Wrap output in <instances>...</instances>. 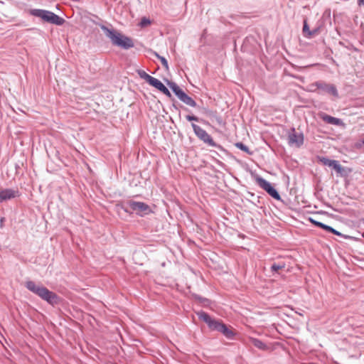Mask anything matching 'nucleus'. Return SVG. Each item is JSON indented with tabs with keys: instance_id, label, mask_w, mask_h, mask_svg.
<instances>
[{
	"instance_id": "1",
	"label": "nucleus",
	"mask_w": 364,
	"mask_h": 364,
	"mask_svg": "<svg viewBox=\"0 0 364 364\" xmlns=\"http://www.w3.org/2000/svg\"><path fill=\"white\" fill-rule=\"evenodd\" d=\"M91 21L100 27L105 35L111 41L112 45L124 50H128L134 46L133 40L130 37L124 36L113 28H109L106 26L96 22V20H91Z\"/></svg>"
},
{
	"instance_id": "2",
	"label": "nucleus",
	"mask_w": 364,
	"mask_h": 364,
	"mask_svg": "<svg viewBox=\"0 0 364 364\" xmlns=\"http://www.w3.org/2000/svg\"><path fill=\"white\" fill-rule=\"evenodd\" d=\"M25 287L29 291L53 306L58 304L60 301V299L55 293L42 285L36 284L33 281L26 282Z\"/></svg>"
},
{
	"instance_id": "3",
	"label": "nucleus",
	"mask_w": 364,
	"mask_h": 364,
	"mask_svg": "<svg viewBox=\"0 0 364 364\" xmlns=\"http://www.w3.org/2000/svg\"><path fill=\"white\" fill-rule=\"evenodd\" d=\"M197 315L200 320L207 323L210 330L220 332L227 338H232L233 337L234 333L232 330L220 321L212 318L207 313L203 311L197 312Z\"/></svg>"
},
{
	"instance_id": "4",
	"label": "nucleus",
	"mask_w": 364,
	"mask_h": 364,
	"mask_svg": "<svg viewBox=\"0 0 364 364\" xmlns=\"http://www.w3.org/2000/svg\"><path fill=\"white\" fill-rule=\"evenodd\" d=\"M28 13L33 16L41 18L43 22L52 23L56 26H62L65 22V19L55 13L40 9H31Z\"/></svg>"
},
{
	"instance_id": "5",
	"label": "nucleus",
	"mask_w": 364,
	"mask_h": 364,
	"mask_svg": "<svg viewBox=\"0 0 364 364\" xmlns=\"http://www.w3.org/2000/svg\"><path fill=\"white\" fill-rule=\"evenodd\" d=\"M129 209L134 212L140 217H144L152 213L151 208L148 204L144 202L135 201L132 200H128L126 203V208H124V210L127 213H129Z\"/></svg>"
},
{
	"instance_id": "6",
	"label": "nucleus",
	"mask_w": 364,
	"mask_h": 364,
	"mask_svg": "<svg viewBox=\"0 0 364 364\" xmlns=\"http://www.w3.org/2000/svg\"><path fill=\"white\" fill-rule=\"evenodd\" d=\"M193 132L197 137L210 146L220 148L211 137V136L203 128L196 124H191Z\"/></svg>"
},
{
	"instance_id": "7",
	"label": "nucleus",
	"mask_w": 364,
	"mask_h": 364,
	"mask_svg": "<svg viewBox=\"0 0 364 364\" xmlns=\"http://www.w3.org/2000/svg\"><path fill=\"white\" fill-rule=\"evenodd\" d=\"M257 183L265 191L268 193L273 198L276 200H280L281 197L277 191L272 186L271 183L262 177H257Z\"/></svg>"
},
{
	"instance_id": "8",
	"label": "nucleus",
	"mask_w": 364,
	"mask_h": 364,
	"mask_svg": "<svg viewBox=\"0 0 364 364\" xmlns=\"http://www.w3.org/2000/svg\"><path fill=\"white\" fill-rule=\"evenodd\" d=\"M288 143L290 146L300 147L304 143L303 134L296 132L295 129H292L288 135Z\"/></svg>"
},
{
	"instance_id": "9",
	"label": "nucleus",
	"mask_w": 364,
	"mask_h": 364,
	"mask_svg": "<svg viewBox=\"0 0 364 364\" xmlns=\"http://www.w3.org/2000/svg\"><path fill=\"white\" fill-rule=\"evenodd\" d=\"M19 196L18 189L5 188L0 191V203L15 198Z\"/></svg>"
},
{
	"instance_id": "10",
	"label": "nucleus",
	"mask_w": 364,
	"mask_h": 364,
	"mask_svg": "<svg viewBox=\"0 0 364 364\" xmlns=\"http://www.w3.org/2000/svg\"><path fill=\"white\" fill-rule=\"evenodd\" d=\"M319 161L325 166L332 167L337 173H341L343 171V168L339 164L338 161L328 159L325 157H321Z\"/></svg>"
},
{
	"instance_id": "11",
	"label": "nucleus",
	"mask_w": 364,
	"mask_h": 364,
	"mask_svg": "<svg viewBox=\"0 0 364 364\" xmlns=\"http://www.w3.org/2000/svg\"><path fill=\"white\" fill-rule=\"evenodd\" d=\"M146 82L149 83L151 86L157 89L159 91H168L166 86H165L159 80L151 75L146 80Z\"/></svg>"
},
{
	"instance_id": "12",
	"label": "nucleus",
	"mask_w": 364,
	"mask_h": 364,
	"mask_svg": "<svg viewBox=\"0 0 364 364\" xmlns=\"http://www.w3.org/2000/svg\"><path fill=\"white\" fill-rule=\"evenodd\" d=\"M176 94V95L177 96V97L181 100L183 102H184L185 104H186L187 105L190 106V107H196V102L194 101L193 99H192L191 97H189L186 92H174Z\"/></svg>"
},
{
	"instance_id": "13",
	"label": "nucleus",
	"mask_w": 364,
	"mask_h": 364,
	"mask_svg": "<svg viewBox=\"0 0 364 364\" xmlns=\"http://www.w3.org/2000/svg\"><path fill=\"white\" fill-rule=\"evenodd\" d=\"M302 32H303V35L304 37L306 38H310L314 36H316L318 33V29L316 28V29H314L312 31H311L309 29V26L307 23V21L306 20H304V25H303V29H302Z\"/></svg>"
},
{
	"instance_id": "14",
	"label": "nucleus",
	"mask_w": 364,
	"mask_h": 364,
	"mask_svg": "<svg viewBox=\"0 0 364 364\" xmlns=\"http://www.w3.org/2000/svg\"><path fill=\"white\" fill-rule=\"evenodd\" d=\"M320 117L326 123L333 125H340L342 122L340 119L329 116L326 114H321Z\"/></svg>"
},
{
	"instance_id": "15",
	"label": "nucleus",
	"mask_w": 364,
	"mask_h": 364,
	"mask_svg": "<svg viewBox=\"0 0 364 364\" xmlns=\"http://www.w3.org/2000/svg\"><path fill=\"white\" fill-rule=\"evenodd\" d=\"M315 85L316 86V88L321 90V91H336V88L333 85H326L323 82H316L315 83Z\"/></svg>"
},
{
	"instance_id": "16",
	"label": "nucleus",
	"mask_w": 364,
	"mask_h": 364,
	"mask_svg": "<svg viewBox=\"0 0 364 364\" xmlns=\"http://www.w3.org/2000/svg\"><path fill=\"white\" fill-rule=\"evenodd\" d=\"M252 344L255 346L256 348L262 350H269V347L263 343L262 341L257 339V338H252Z\"/></svg>"
},
{
	"instance_id": "17",
	"label": "nucleus",
	"mask_w": 364,
	"mask_h": 364,
	"mask_svg": "<svg viewBox=\"0 0 364 364\" xmlns=\"http://www.w3.org/2000/svg\"><path fill=\"white\" fill-rule=\"evenodd\" d=\"M165 82L166 85L168 86L172 91H183L176 82L167 79H165Z\"/></svg>"
},
{
	"instance_id": "18",
	"label": "nucleus",
	"mask_w": 364,
	"mask_h": 364,
	"mask_svg": "<svg viewBox=\"0 0 364 364\" xmlns=\"http://www.w3.org/2000/svg\"><path fill=\"white\" fill-rule=\"evenodd\" d=\"M321 228H322V229H323V230H326L328 232H331V233H333V234H334L336 235H338V236H341L342 235V234L340 232H338L336 230L333 229L332 227L328 226L327 225H325L323 223L322 225H321Z\"/></svg>"
},
{
	"instance_id": "19",
	"label": "nucleus",
	"mask_w": 364,
	"mask_h": 364,
	"mask_svg": "<svg viewBox=\"0 0 364 364\" xmlns=\"http://www.w3.org/2000/svg\"><path fill=\"white\" fill-rule=\"evenodd\" d=\"M285 267V264L284 262H279V263H274L272 266H271V270L272 272H278L279 269H282Z\"/></svg>"
},
{
	"instance_id": "20",
	"label": "nucleus",
	"mask_w": 364,
	"mask_h": 364,
	"mask_svg": "<svg viewBox=\"0 0 364 364\" xmlns=\"http://www.w3.org/2000/svg\"><path fill=\"white\" fill-rule=\"evenodd\" d=\"M235 146L240 150H242L249 154H252V152L250 151L249 148L246 145H245L243 143L238 142L235 144Z\"/></svg>"
},
{
	"instance_id": "21",
	"label": "nucleus",
	"mask_w": 364,
	"mask_h": 364,
	"mask_svg": "<svg viewBox=\"0 0 364 364\" xmlns=\"http://www.w3.org/2000/svg\"><path fill=\"white\" fill-rule=\"evenodd\" d=\"M138 75H139V77L141 78V79H144L146 82V80H148V78L150 77V75H149L148 73H146L144 70H136Z\"/></svg>"
},
{
	"instance_id": "22",
	"label": "nucleus",
	"mask_w": 364,
	"mask_h": 364,
	"mask_svg": "<svg viewBox=\"0 0 364 364\" xmlns=\"http://www.w3.org/2000/svg\"><path fill=\"white\" fill-rule=\"evenodd\" d=\"M156 55L161 60V64L163 65V66H164L165 68H168V61H167V60L164 57H162V56L159 55L157 53H156Z\"/></svg>"
},
{
	"instance_id": "23",
	"label": "nucleus",
	"mask_w": 364,
	"mask_h": 364,
	"mask_svg": "<svg viewBox=\"0 0 364 364\" xmlns=\"http://www.w3.org/2000/svg\"><path fill=\"white\" fill-rule=\"evenodd\" d=\"M150 23H151L150 20L145 17L141 19V23H140V24L142 27L146 26L149 25Z\"/></svg>"
},
{
	"instance_id": "24",
	"label": "nucleus",
	"mask_w": 364,
	"mask_h": 364,
	"mask_svg": "<svg viewBox=\"0 0 364 364\" xmlns=\"http://www.w3.org/2000/svg\"><path fill=\"white\" fill-rule=\"evenodd\" d=\"M186 118L188 121H196V122H198L199 121V119L194 116V115H186Z\"/></svg>"
},
{
	"instance_id": "25",
	"label": "nucleus",
	"mask_w": 364,
	"mask_h": 364,
	"mask_svg": "<svg viewBox=\"0 0 364 364\" xmlns=\"http://www.w3.org/2000/svg\"><path fill=\"white\" fill-rule=\"evenodd\" d=\"M309 221H310L312 224H314V225H315L316 226L319 227V228H321V225H322V224H323L322 223L318 222V221H316V220H314V218H309Z\"/></svg>"
},
{
	"instance_id": "26",
	"label": "nucleus",
	"mask_w": 364,
	"mask_h": 364,
	"mask_svg": "<svg viewBox=\"0 0 364 364\" xmlns=\"http://www.w3.org/2000/svg\"><path fill=\"white\" fill-rule=\"evenodd\" d=\"M358 4L364 6V0H358Z\"/></svg>"
},
{
	"instance_id": "27",
	"label": "nucleus",
	"mask_w": 364,
	"mask_h": 364,
	"mask_svg": "<svg viewBox=\"0 0 364 364\" xmlns=\"http://www.w3.org/2000/svg\"><path fill=\"white\" fill-rule=\"evenodd\" d=\"M164 94H166V95H168V97H171V92H164Z\"/></svg>"
},
{
	"instance_id": "28",
	"label": "nucleus",
	"mask_w": 364,
	"mask_h": 364,
	"mask_svg": "<svg viewBox=\"0 0 364 364\" xmlns=\"http://www.w3.org/2000/svg\"><path fill=\"white\" fill-rule=\"evenodd\" d=\"M333 93L334 94V95H337V93H338V92H333Z\"/></svg>"
},
{
	"instance_id": "29",
	"label": "nucleus",
	"mask_w": 364,
	"mask_h": 364,
	"mask_svg": "<svg viewBox=\"0 0 364 364\" xmlns=\"http://www.w3.org/2000/svg\"><path fill=\"white\" fill-rule=\"evenodd\" d=\"M363 144H364V138H363Z\"/></svg>"
}]
</instances>
